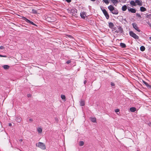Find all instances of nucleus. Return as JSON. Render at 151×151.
<instances>
[{
  "label": "nucleus",
  "mask_w": 151,
  "mask_h": 151,
  "mask_svg": "<svg viewBox=\"0 0 151 151\" xmlns=\"http://www.w3.org/2000/svg\"><path fill=\"white\" fill-rule=\"evenodd\" d=\"M36 146L43 150H45L46 149L45 145L42 142H39L38 143L36 144Z\"/></svg>",
  "instance_id": "obj_1"
},
{
  "label": "nucleus",
  "mask_w": 151,
  "mask_h": 151,
  "mask_svg": "<svg viewBox=\"0 0 151 151\" xmlns=\"http://www.w3.org/2000/svg\"><path fill=\"white\" fill-rule=\"evenodd\" d=\"M68 12L69 13H72L73 16L75 17H78V13L77 12V10H68Z\"/></svg>",
  "instance_id": "obj_2"
},
{
  "label": "nucleus",
  "mask_w": 151,
  "mask_h": 151,
  "mask_svg": "<svg viewBox=\"0 0 151 151\" xmlns=\"http://www.w3.org/2000/svg\"><path fill=\"white\" fill-rule=\"evenodd\" d=\"M117 27L118 29H117V30H116V32L123 34L124 32L122 27L120 26H117Z\"/></svg>",
  "instance_id": "obj_3"
},
{
  "label": "nucleus",
  "mask_w": 151,
  "mask_h": 151,
  "mask_svg": "<svg viewBox=\"0 0 151 151\" xmlns=\"http://www.w3.org/2000/svg\"><path fill=\"white\" fill-rule=\"evenodd\" d=\"M130 35L136 39H138L139 38V37L133 32L132 31H130L129 32Z\"/></svg>",
  "instance_id": "obj_4"
},
{
  "label": "nucleus",
  "mask_w": 151,
  "mask_h": 151,
  "mask_svg": "<svg viewBox=\"0 0 151 151\" xmlns=\"http://www.w3.org/2000/svg\"><path fill=\"white\" fill-rule=\"evenodd\" d=\"M132 25L133 27L136 30L139 32H140V30L139 29V27H138L137 24L135 23H133L132 24Z\"/></svg>",
  "instance_id": "obj_5"
},
{
  "label": "nucleus",
  "mask_w": 151,
  "mask_h": 151,
  "mask_svg": "<svg viewBox=\"0 0 151 151\" xmlns=\"http://www.w3.org/2000/svg\"><path fill=\"white\" fill-rule=\"evenodd\" d=\"M102 12L104 15L105 16L106 19H109V15L108 14V12L106 11V10H102Z\"/></svg>",
  "instance_id": "obj_6"
},
{
  "label": "nucleus",
  "mask_w": 151,
  "mask_h": 151,
  "mask_svg": "<svg viewBox=\"0 0 151 151\" xmlns=\"http://www.w3.org/2000/svg\"><path fill=\"white\" fill-rule=\"evenodd\" d=\"M80 15L81 17L83 19H84L86 16V13L84 12H81Z\"/></svg>",
  "instance_id": "obj_7"
},
{
  "label": "nucleus",
  "mask_w": 151,
  "mask_h": 151,
  "mask_svg": "<svg viewBox=\"0 0 151 151\" xmlns=\"http://www.w3.org/2000/svg\"><path fill=\"white\" fill-rule=\"evenodd\" d=\"M142 82L144 84L147 86L148 88L151 89V85L148 84L145 81L142 80Z\"/></svg>",
  "instance_id": "obj_8"
},
{
  "label": "nucleus",
  "mask_w": 151,
  "mask_h": 151,
  "mask_svg": "<svg viewBox=\"0 0 151 151\" xmlns=\"http://www.w3.org/2000/svg\"><path fill=\"white\" fill-rule=\"evenodd\" d=\"M135 3L136 4L139 6H141L142 5V2L141 0H136Z\"/></svg>",
  "instance_id": "obj_9"
},
{
  "label": "nucleus",
  "mask_w": 151,
  "mask_h": 151,
  "mask_svg": "<svg viewBox=\"0 0 151 151\" xmlns=\"http://www.w3.org/2000/svg\"><path fill=\"white\" fill-rule=\"evenodd\" d=\"M111 12L113 14H117L118 13V10H110Z\"/></svg>",
  "instance_id": "obj_10"
},
{
  "label": "nucleus",
  "mask_w": 151,
  "mask_h": 151,
  "mask_svg": "<svg viewBox=\"0 0 151 151\" xmlns=\"http://www.w3.org/2000/svg\"><path fill=\"white\" fill-rule=\"evenodd\" d=\"M80 105L81 106H84L85 104V101L84 100H81L80 101Z\"/></svg>",
  "instance_id": "obj_11"
},
{
  "label": "nucleus",
  "mask_w": 151,
  "mask_h": 151,
  "mask_svg": "<svg viewBox=\"0 0 151 151\" xmlns=\"http://www.w3.org/2000/svg\"><path fill=\"white\" fill-rule=\"evenodd\" d=\"M111 1L114 5L120 1V0H111Z\"/></svg>",
  "instance_id": "obj_12"
},
{
  "label": "nucleus",
  "mask_w": 151,
  "mask_h": 151,
  "mask_svg": "<svg viewBox=\"0 0 151 151\" xmlns=\"http://www.w3.org/2000/svg\"><path fill=\"white\" fill-rule=\"evenodd\" d=\"M90 119L91 121L93 122L96 123V119L95 117H91Z\"/></svg>",
  "instance_id": "obj_13"
},
{
  "label": "nucleus",
  "mask_w": 151,
  "mask_h": 151,
  "mask_svg": "<svg viewBox=\"0 0 151 151\" xmlns=\"http://www.w3.org/2000/svg\"><path fill=\"white\" fill-rule=\"evenodd\" d=\"M22 118L20 116H18L16 118V120L18 122H20L21 121Z\"/></svg>",
  "instance_id": "obj_14"
},
{
  "label": "nucleus",
  "mask_w": 151,
  "mask_h": 151,
  "mask_svg": "<svg viewBox=\"0 0 151 151\" xmlns=\"http://www.w3.org/2000/svg\"><path fill=\"white\" fill-rule=\"evenodd\" d=\"M109 26L111 29L114 27V25L113 23L110 22L109 23Z\"/></svg>",
  "instance_id": "obj_15"
},
{
  "label": "nucleus",
  "mask_w": 151,
  "mask_h": 151,
  "mask_svg": "<svg viewBox=\"0 0 151 151\" xmlns=\"http://www.w3.org/2000/svg\"><path fill=\"white\" fill-rule=\"evenodd\" d=\"M120 46L122 48H125L126 47L125 44L122 42L120 43Z\"/></svg>",
  "instance_id": "obj_16"
},
{
  "label": "nucleus",
  "mask_w": 151,
  "mask_h": 151,
  "mask_svg": "<svg viewBox=\"0 0 151 151\" xmlns=\"http://www.w3.org/2000/svg\"><path fill=\"white\" fill-rule=\"evenodd\" d=\"M136 108L135 107H131L130 108V110L131 112H134L136 110Z\"/></svg>",
  "instance_id": "obj_17"
},
{
  "label": "nucleus",
  "mask_w": 151,
  "mask_h": 151,
  "mask_svg": "<svg viewBox=\"0 0 151 151\" xmlns=\"http://www.w3.org/2000/svg\"><path fill=\"white\" fill-rule=\"evenodd\" d=\"M130 4L132 5L133 6H135L137 5L136 4L135 1H131L130 2Z\"/></svg>",
  "instance_id": "obj_18"
},
{
  "label": "nucleus",
  "mask_w": 151,
  "mask_h": 151,
  "mask_svg": "<svg viewBox=\"0 0 151 151\" xmlns=\"http://www.w3.org/2000/svg\"><path fill=\"white\" fill-rule=\"evenodd\" d=\"M22 19L24 20V21H25L27 23H28L29 20L28 19H27V18H26V17H22Z\"/></svg>",
  "instance_id": "obj_19"
},
{
  "label": "nucleus",
  "mask_w": 151,
  "mask_h": 151,
  "mask_svg": "<svg viewBox=\"0 0 151 151\" xmlns=\"http://www.w3.org/2000/svg\"><path fill=\"white\" fill-rule=\"evenodd\" d=\"M3 67L4 69L7 70L9 69V66L7 65H4L3 66Z\"/></svg>",
  "instance_id": "obj_20"
},
{
  "label": "nucleus",
  "mask_w": 151,
  "mask_h": 151,
  "mask_svg": "<svg viewBox=\"0 0 151 151\" xmlns=\"http://www.w3.org/2000/svg\"><path fill=\"white\" fill-rule=\"evenodd\" d=\"M145 47L143 46H142L140 47V50L142 51H143L145 50Z\"/></svg>",
  "instance_id": "obj_21"
},
{
  "label": "nucleus",
  "mask_w": 151,
  "mask_h": 151,
  "mask_svg": "<svg viewBox=\"0 0 151 151\" xmlns=\"http://www.w3.org/2000/svg\"><path fill=\"white\" fill-rule=\"evenodd\" d=\"M28 23L32 24L33 25L36 26V27H37V26L36 24H35L33 22L30 21V20Z\"/></svg>",
  "instance_id": "obj_22"
},
{
  "label": "nucleus",
  "mask_w": 151,
  "mask_h": 151,
  "mask_svg": "<svg viewBox=\"0 0 151 151\" xmlns=\"http://www.w3.org/2000/svg\"><path fill=\"white\" fill-rule=\"evenodd\" d=\"M84 144V142L83 141H81L79 142V145L80 146H83Z\"/></svg>",
  "instance_id": "obj_23"
},
{
  "label": "nucleus",
  "mask_w": 151,
  "mask_h": 151,
  "mask_svg": "<svg viewBox=\"0 0 151 151\" xmlns=\"http://www.w3.org/2000/svg\"><path fill=\"white\" fill-rule=\"evenodd\" d=\"M103 1L106 5H108L109 3V0H102Z\"/></svg>",
  "instance_id": "obj_24"
},
{
  "label": "nucleus",
  "mask_w": 151,
  "mask_h": 151,
  "mask_svg": "<svg viewBox=\"0 0 151 151\" xmlns=\"http://www.w3.org/2000/svg\"><path fill=\"white\" fill-rule=\"evenodd\" d=\"M37 131L39 133H41L42 132V129L41 128H38L37 129Z\"/></svg>",
  "instance_id": "obj_25"
},
{
  "label": "nucleus",
  "mask_w": 151,
  "mask_h": 151,
  "mask_svg": "<svg viewBox=\"0 0 151 151\" xmlns=\"http://www.w3.org/2000/svg\"><path fill=\"white\" fill-rule=\"evenodd\" d=\"M109 9H114V7L112 5H110L108 7Z\"/></svg>",
  "instance_id": "obj_26"
},
{
  "label": "nucleus",
  "mask_w": 151,
  "mask_h": 151,
  "mask_svg": "<svg viewBox=\"0 0 151 151\" xmlns=\"http://www.w3.org/2000/svg\"><path fill=\"white\" fill-rule=\"evenodd\" d=\"M61 97L62 99L65 100V101L66 97L65 95H61Z\"/></svg>",
  "instance_id": "obj_27"
},
{
  "label": "nucleus",
  "mask_w": 151,
  "mask_h": 151,
  "mask_svg": "<svg viewBox=\"0 0 151 151\" xmlns=\"http://www.w3.org/2000/svg\"><path fill=\"white\" fill-rule=\"evenodd\" d=\"M34 14H37V11L36 10H32V12H30Z\"/></svg>",
  "instance_id": "obj_28"
},
{
  "label": "nucleus",
  "mask_w": 151,
  "mask_h": 151,
  "mask_svg": "<svg viewBox=\"0 0 151 151\" xmlns=\"http://www.w3.org/2000/svg\"><path fill=\"white\" fill-rule=\"evenodd\" d=\"M112 29V30L113 31H115V32H116V30H117V29H116V27H113L111 29Z\"/></svg>",
  "instance_id": "obj_29"
},
{
  "label": "nucleus",
  "mask_w": 151,
  "mask_h": 151,
  "mask_svg": "<svg viewBox=\"0 0 151 151\" xmlns=\"http://www.w3.org/2000/svg\"><path fill=\"white\" fill-rule=\"evenodd\" d=\"M127 7L126 5H124L122 7V9H127Z\"/></svg>",
  "instance_id": "obj_30"
},
{
  "label": "nucleus",
  "mask_w": 151,
  "mask_h": 151,
  "mask_svg": "<svg viewBox=\"0 0 151 151\" xmlns=\"http://www.w3.org/2000/svg\"><path fill=\"white\" fill-rule=\"evenodd\" d=\"M129 11L131 12L132 13H135L136 12V10H128Z\"/></svg>",
  "instance_id": "obj_31"
},
{
  "label": "nucleus",
  "mask_w": 151,
  "mask_h": 151,
  "mask_svg": "<svg viewBox=\"0 0 151 151\" xmlns=\"http://www.w3.org/2000/svg\"><path fill=\"white\" fill-rule=\"evenodd\" d=\"M119 109H116L115 110V111L116 112H119Z\"/></svg>",
  "instance_id": "obj_32"
},
{
  "label": "nucleus",
  "mask_w": 151,
  "mask_h": 151,
  "mask_svg": "<svg viewBox=\"0 0 151 151\" xmlns=\"http://www.w3.org/2000/svg\"><path fill=\"white\" fill-rule=\"evenodd\" d=\"M0 57L6 58L7 57V56L6 55H1L0 54Z\"/></svg>",
  "instance_id": "obj_33"
},
{
  "label": "nucleus",
  "mask_w": 151,
  "mask_h": 151,
  "mask_svg": "<svg viewBox=\"0 0 151 151\" xmlns=\"http://www.w3.org/2000/svg\"><path fill=\"white\" fill-rule=\"evenodd\" d=\"M71 62V61L70 60H67V61H66V63L67 64H69Z\"/></svg>",
  "instance_id": "obj_34"
},
{
  "label": "nucleus",
  "mask_w": 151,
  "mask_h": 151,
  "mask_svg": "<svg viewBox=\"0 0 151 151\" xmlns=\"http://www.w3.org/2000/svg\"><path fill=\"white\" fill-rule=\"evenodd\" d=\"M140 9H146L144 7L142 6L140 8Z\"/></svg>",
  "instance_id": "obj_35"
},
{
  "label": "nucleus",
  "mask_w": 151,
  "mask_h": 151,
  "mask_svg": "<svg viewBox=\"0 0 151 151\" xmlns=\"http://www.w3.org/2000/svg\"><path fill=\"white\" fill-rule=\"evenodd\" d=\"M111 85L112 86H114L115 85V84L112 82H111Z\"/></svg>",
  "instance_id": "obj_36"
},
{
  "label": "nucleus",
  "mask_w": 151,
  "mask_h": 151,
  "mask_svg": "<svg viewBox=\"0 0 151 151\" xmlns=\"http://www.w3.org/2000/svg\"><path fill=\"white\" fill-rule=\"evenodd\" d=\"M4 47L3 46H0V49H4Z\"/></svg>",
  "instance_id": "obj_37"
},
{
  "label": "nucleus",
  "mask_w": 151,
  "mask_h": 151,
  "mask_svg": "<svg viewBox=\"0 0 151 151\" xmlns=\"http://www.w3.org/2000/svg\"><path fill=\"white\" fill-rule=\"evenodd\" d=\"M136 15H137V16H138V17H141V16L139 14L137 13L136 14Z\"/></svg>",
  "instance_id": "obj_38"
},
{
  "label": "nucleus",
  "mask_w": 151,
  "mask_h": 151,
  "mask_svg": "<svg viewBox=\"0 0 151 151\" xmlns=\"http://www.w3.org/2000/svg\"><path fill=\"white\" fill-rule=\"evenodd\" d=\"M65 0L67 2H68V3L70 2L71 1V0Z\"/></svg>",
  "instance_id": "obj_39"
},
{
  "label": "nucleus",
  "mask_w": 151,
  "mask_h": 151,
  "mask_svg": "<svg viewBox=\"0 0 151 151\" xmlns=\"http://www.w3.org/2000/svg\"><path fill=\"white\" fill-rule=\"evenodd\" d=\"M31 95L30 94H28L27 95V96L28 97H29L31 96Z\"/></svg>",
  "instance_id": "obj_40"
},
{
  "label": "nucleus",
  "mask_w": 151,
  "mask_h": 151,
  "mask_svg": "<svg viewBox=\"0 0 151 151\" xmlns=\"http://www.w3.org/2000/svg\"><path fill=\"white\" fill-rule=\"evenodd\" d=\"M148 124L149 126L151 127V123L150 122L148 123Z\"/></svg>",
  "instance_id": "obj_41"
},
{
  "label": "nucleus",
  "mask_w": 151,
  "mask_h": 151,
  "mask_svg": "<svg viewBox=\"0 0 151 151\" xmlns=\"http://www.w3.org/2000/svg\"><path fill=\"white\" fill-rule=\"evenodd\" d=\"M87 81L86 80H85V81H84V84H86V83Z\"/></svg>",
  "instance_id": "obj_42"
},
{
  "label": "nucleus",
  "mask_w": 151,
  "mask_h": 151,
  "mask_svg": "<svg viewBox=\"0 0 151 151\" xmlns=\"http://www.w3.org/2000/svg\"><path fill=\"white\" fill-rule=\"evenodd\" d=\"M68 37H69V38H72V36L71 35H68Z\"/></svg>",
  "instance_id": "obj_43"
},
{
  "label": "nucleus",
  "mask_w": 151,
  "mask_h": 151,
  "mask_svg": "<svg viewBox=\"0 0 151 151\" xmlns=\"http://www.w3.org/2000/svg\"><path fill=\"white\" fill-rule=\"evenodd\" d=\"M29 121H30L31 122H32L33 121V120L32 119H29Z\"/></svg>",
  "instance_id": "obj_44"
},
{
  "label": "nucleus",
  "mask_w": 151,
  "mask_h": 151,
  "mask_svg": "<svg viewBox=\"0 0 151 151\" xmlns=\"http://www.w3.org/2000/svg\"><path fill=\"white\" fill-rule=\"evenodd\" d=\"M12 125V124L11 123H10L9 124V126H11Z\"/></svg>",
  "instance_id": "obj_45"
},
{
  "label": "nucleus",
  "mask_w": 151,
  "mask_h": 151,
  "mask_svg": "<svg viewBox=\"0 0 151 151\" xmlns=\"http://www.w3.org/2000/svg\"><path fill=\"white\" fill-rule=\"evenodd\" d=\"M22 141H23V139H21L19 140V141L21 142H22Z\"/></svg>",
  "instance_id": "obj_46"
},
{
  "label": "nucleus",
  "mask_w": 151,
  "mask_h": 151,
  "mask_svg": "<svg viewBox=\"0 0 151 151\" xmlns=\"http://www.w3.org/2000/svg\"><path fill=\"white\" fill-rule=\"evenodd\" d=\"M146 10H140L141 11V12H144L145 11H146Z\"/></svg>",
  "instance_id": "obj_47"
},
{
  "label": "nucleus",
  "mask_w": 151,
  "mask_h": 151,
  "mask_svg": "<svg viewBox=\"0 0 151 151\" xmlns=\"http://www.w3.org/2000/svg\"><path fill=\"white\" fill-rule=\"evenodd\" d=\"M129 9L131 10V9H134L133 8H130Z\"/></svg>",
  "instance_id": "obj_48"
},
{
  "label": "nucleus",
  "mask_w": 151,
  "mask_h": 151,
  "mask_svg": "<svg viewBox=\"0 0 151 151\" xmlns=\"http://www.w3.org/2000/svg\"><path fill=\"white\" fill-rule=\"evenodd\" d=\"M149 24L150 26L151 27V24Z\"/></svg>",
  "instance_id": "obj_49"
},
{
  "label": "nucleus",
  "mask_w": 151,
  "mask_h": 151,
  "mask_svg": "<svg viewBox=\"0 0 151 151\" xmlns=\"http://www.w3.org/2000/svg\"><path fill=\"white\" fill-rule=\"evenodd\" d=\"M150 39L151 40V37H150Z\"/></svg>",
  "instance_id": "obj_50"
},
{
  "label": "nucleus",
  "mask_w": 151,
  "mask_h": 151,
  "mask_svg": "<svg viewBox=\"0 0 151 151\" xmlns=\"http://www.w3.org/2000/svg\"><path fill=\"white\" fill-rule=\"evenodd\" d=\"M123 11H126V10H122Z\"/></svg>",
  "instance_id": "obj_51"
},
{
  "label": "nucleus",
  "mask_w": 151,
  "mask_h": 151,
  "mask_svg": "<svg viewBox=\"0 0 151 151\" xmlns=\"http://www.w3.org/2000/svg\"><path fill=\"white\" fill-rule=\"evenodd\" d=\"M137 151H139V150H137Z\"/></svg>",
  "instance_id": "obj_52"
}]
</instances>
